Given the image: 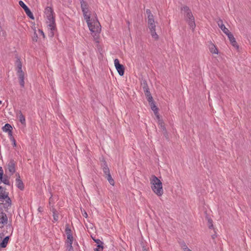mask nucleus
<instances>
[{"label": "nucleus", "instance_id": "0eeeda50", "mask_svg": "<svg viewBox=\"0 0 251 251\" xmlns=\"http://www.w3.org/2000/svg\"><path fill=\"white\" fill-rule=\"evenodd\" d=\"M148 26L152 37L155 40H158L159 37L156 32V25L155 23L151 24L148 25Z\"/></svg>", "mask_w": 251, "mask_h": 251}, {"label": "nucleus", "instance_id": "20e7f679", "mask_svg": "<svg viewBox=\"0 0 251 251\" xmlns=\"http://www.w3.org/2000/svg\"><path fill=\"white\" fill-rule=\"evenodd\" d=\"M46 24L49 36L53 37L57 31L55 18L46 19Z\"/></svg>", "mask_w": 251, "mask_h": 251}, {"label": "nucleus", "instance_id": "49530a36", "mask_svg": "<svg viewBox=\"0 0 251 251\" xmlns=\"http://www.w3.org/2000/svg\"><path fill=\"white\" fill-rule=\"evenodd\" d=\"M2 102L1 100H0V104H1Z\"/></svg>", "mask_w": 251, "mask_h": 251}, {"label": "nucleus", "instance_id": "f8f14e48", "mask_svg": "<svg viewBox=\"0 0 251 251\" xmlns=\"http://www.w3.org/2000/svg\"><path fill=\"white\" fill-rule=\"evenodd\" d=\"M18 177L16 179V183L17 187L19 188L20 190H23L24 188V185L22 181V180L20 178V176L19 174H17Z\"/></svg>", "mask_w": 251, "mask_h": 251}, {"label": "nucleus", "instance_id": "f257e3e1", "mask_svg": "<svg viewBox=\"0 0 251 251\" xmlns=\"http://www.w3.org/2000/svg\"><path fill=\"white\" fill-rule=\"evenodd\" d=\"M84 19L86 20L89 29L92 33L95 40L98 42L99 33L101 31V25L98 20L93 18L91 19V12L89 7L82 10Z\"/></svg>", "mask_w": 251, "mask_h": 251}, {"label": "nucleus", "instance_id": "39448f33", "mask_svg": "<svg viewBox=\"0 0 251 251\" xmlns=\"http://www.w3.org/2000/svg\"><path fill=\"white\" fill-rule=\"evenodd\" d=\"M0 201L7 206L11 205V200L9 198L8 194L1 186H0Z\"/></svg>", "mask_w": 251, "mask_h": 251}, {"label": "nucleus", "instance_id": "58836bf2", "mask_svg": "<svg viewBox=\"0 0 251 251\" xmlns=\"http://www.w3.org/2000/svg\"><path fill=\"white\" fill-rule=\"evenodd\" d=\"M3 170L1 167H0V179H2L3 176Z\"/></svg>", "mask_w": 251, "mask_h": 251}, {"label": "nucleus", "instance_id": "a19ab883", "mask_svg": "<svg viewBox=\"0 0 251 251\" xmlns=\"http://www.w3.org/2000/svg\"><path fill=\"white\" fill-rule=\"evenodd\" d=\"M39 32L41 33V34L43 36V38L45 37V34L42 30L39 29Z\"/></svg>", "mask_w": 251, "mask_h": 251}, {"label": "nucleus", "instance_id": "f03ea898", "mask_svg": "<svg viewBox=\"0 0 251 251\" xmlns=\"http://www.w3.org/2000/svg\"><path fill=\"white\" fill-rule=\"evenodd\" d=\"M151 189L153 192L158 196H161L163 194L162 183L155 176H152L151 179Z\"/></svg>", "mask_w": 251, "mask_h": 251}, {"label": "nucleus", "instance_id": "4468645a", "mask_svg": "<svg viewBox=\"0 0 251 251\" xmlns=\"http://www.w3.org/2000/svg\"><path fill=\"white\" fill-rule=\"evenodd\" d=\"M12 127L9 124H6L2 127V130L4 132H8V134L10 137H12Z\"/></svg>", "mask_w": 251, "mask_h": 251}, {"label": "nucleus", "instance_id": "a18cd8bd", "mask_svg": "<svg viewBox=\"0 0 251 251\" xmlns=\"http://www.w3.org/2000/svg\"><path fill=\"white\" fill-rule=\"evenodd\" d=\"M184 251H192L191 250H190L189 249H186V250H185Z\"/></svg>", "mask_w": 251, "mask_h": 251}, {"label": "nucleus", "instance_id": "7c9ffc66", "mask_svg": "<svg viewBox=\"0 0 251 251\" xmlns=\"http://www.w3.org/2000/svg\"><path fill=\"white\" fill-rule=\"evenodd\" d=\"M19 4L24 10H25L28 7L22 0L19 1Z\"/></svg>", "mask_w": 251, "mask_h": 251}, {"label": "nucleus", "instance_id": "aec40b11", "mask_svg": "<svg viewBox=\"0 0 251 251\" xmlns=\"http://www.w3.org/2000/svg\"><path fill=\"white\" fill-rule=\"evenodd\" d=\"M50 210L53 213V220L54 222H56L58 220V213L54 208H52Z\"/></svg>", "mask_w": 251, "mask_h": 251}, {"label": "nucleus", "instance_id": "473e14b6", "mask_svg": "<svg viewBox=\"0 0 251 251\" xmlns=\"http://www.w3.org/2000/svg\"><path fill=\"white\" fill-rule=\"evenodd\" d=\"M146 13L148 15V18H151L152 17H153V15L152 14L150 9H147Z\"/></svg>", "mask_w": 251, "mask_h": 251}, {"label": "nucleus", "instance_id": "bb28decb", "mask_svg": "<svg viewBox=\"0 0 251 251\" xmlns=\"http://www.w3.org/2000/svg\"><path fill=\"white\" fill-rule=\"evenodd\" d=\"M54 198L52 197V196H51L50 198V199H49V204H50V209H52V208H54L53 207L54 206Z\"/></svg>", "mask_w": 251, "mask_h": 251}, {"label": "nucleus", "instance_id": "2f4dec72", "mask_svg": "<svg viewBox=\"0 0 251 251\" xmlns=\"http://www.w3.org/2000/svg\"><path fill=\"white\" fill-rule=\"evenodd\" d=\"M103 246L102 245H97L96 248L94 249V251H103Z\"/></svg>", "mask_w": 251, "mask_h": 251}, {"label": "nucleus", "instance_id": "412c9836", "mask_svg": "<svg viewBox=\"0 0 251 251\" xmlns=\"http://www.w3.org/2000/svg\"><path fill=\"white\" fill-rule=\"evenodd\" d=\"M26 14L27 15L28 17H29L31 19H34V17L33 16V15L32 13L31 12L30 9L27 7L26 9L24 10Z\"/></svg>", "mask_w": 251, "mask_h": 251}, {"label": "nucleus", "instance_id": "c9c22d12", "mask_svg": "<svg viewBox=\"0 0 251 251\" xmlns=\"http://www.w3.org/2000/svg\"><path fill=\"white\" fill-rule=\"evenodd\" d=\"M95 242L97 243V245H102L103 242H102L100 239H94Z\"/></svg>", "mask_w": 251, "mask_h": 251}, {"label": "nucleus", "instance_id": "9b49d317", "mask_svg": "<svg viewBox=\"0 0 251 251\" xmlns=\"http://www.w3.org/2000/svg\"><path fill=\"white\" fill-rule=\"evenodd\" d=\"M218 25L219 27L221 29V30L226 34L227 35L230 32L228 29L226 27L225 25H224L223 21L221 20H219L217 22Z\"/></svg>", "mask_w": 251, "mask_h": 251}, {"label": "nucleus", "instance_id": "4be33fe9", "mask_svg": "<svg viewBox=\"0 0 251 251\" xmlns=\"http://www.w3.org/2000/svg\"><path fill=\"white\" fill-rule=\"evenodd\" d=\"M79 1L80 2L81 8L82 10L89 7L87 3L85 1H84V0H79Z\"/></svg>", "mask_w": 251, "mask_h": 251}, {"label": "nucleus", "instance_id": "6e6552de", "mask_svg": "<svg viewBox=\"0 0 251 251\" xmlns=\"http://www.w3.org/2000/svg\"><path fill=\"white\" fill-rule=\"evenodd\" d=\"M46 19L55 18L54 13L53 9L50 7H47L44 11Z\"/></svg>", "mask_w": 251, "mask_h": 251}, {"label": "nucleus", "instance_id": "7ed1b4c3", "mask_svg": "<svg viewBox=\"0 0 251 251\" xmlns=\"http://www.w3.org/2000/svg\"><path fill=\"white\" fill-rule=\"evenodd\" d=\"M181 10L184 12L185 19L190 28L193 31L196 27V24L194 17L192 14L191 10L187 6L181 7Z\"/></svg>", "mask_w": 251, "mask_h": 251}, {"label": "nucleus", "instance_id": "37998d69", "mask_svg": "<svg viewBox=\"0 0 251 251\" xmlns=\"http://www.w3.org/2000/svg\"><path fill=\"white\" fill-rule=\"evenodd\" d=\"M159 124L160 125V126H161V127L162 129H164L165 128V127H164V125H163V124H162V123L161 122Z\"/></svg>", "mask_w": 251, "mask_h": 251}, {"label": "nucleus", "instance_id": "dca6fc26", "mask_svg": "<svg viewBox=\"0 0 251 251\" xmlns=\"http://www.w3.org/2000/svg\"><path fill=\"white\" fill-rule=\"evenodd\" d=\"M103 172L105 176L110 175L109 168L108 167L105 161L103 162V165H102Z\"/></svg>", "mask_w": 251, "mask_h": 251}, {"label": "nucleus", "instance_id": "b1692460", "mask_svg": "<svg viewBox=\"0 0 251 251\" xmlns=\"http://www.w3.org/2000/svg\"><path fill=\"white\" fill-rule=\"evenodd\" d=\"M150 103L151 109L154 111L155 114H156L158 112V109L157 107L153 101H151Z\"/></svg>", "mask_w": 251, "mask_h": 251}, {"label": "nucleus", "instance_id": "ddd939ff", "mask_svg": "<svg viewBox=\"0 0 251 251\" xmlns=\"http://www.w3.org/2000/svg\"><path fill=\"white\" fill-rule=\"evenodd\" d=\"M231 44V45L236 48H238V46H237V43L236 42V40H235V38L234 37L233 35H232V33H231L230 32H229L228 34H227L226 35Z\"/></svg>", "mask_w": 251, "mask_h": 251}, {"label": "nucleus", "instance_id": "a211bd4d", "mask_svg": "<svg viewBox=\"0 0 251 251\" xmlns=\"http://www.w3.org/2000/svg\"><path fill=\"white\" fill-rule=\"evenodd\" d=\"M9 239V236L5 237L3 239L2 242L0 243V247L2 248H5L8 243Z\"/></svg>", "mask_w": 251, "mask_h": 251}, {"label": "nucleus", "instance_id": "9d476101", "mask_svg": "<svg viewBox=\"0 0 251 251\" xmlns=\"http://www.w3.org/2000/svg\"><path fill=\"white\" fill-rule=\"evenodd\" d=\"M144 91L145 92V94L147 97V99L149 102L153 101V98L149 91V89L148 86H145L143 87Z\"/></svg>", "mask_w": 251, "mask_h": 251}, {"label": "nucleus", "instance_id": "79ce46f5", "mask_svg": "<svg viewBox=\"0 0 251 251\" xmlns=\"http://www.w3.org/2000/svg\"><path fill=\"white\" fill-rule=\"evenodd\" d=\"M82 215L85 218H87L88 216L87 213L85 211H84V213H82Z\"/></svg>", "mask_w": 251, "mask_h": 251}, {"label": "nucleus", "instance_id": "423d86ee", "mask_svg": "<svg viewBox=\"0 0 251 251\" xmlns=\"http://www.w3.org/2000/svg\"><path fill=\"white\" fill-rule=\"evenodd\" d=\"M114 65L119 75L123 76L124 74L125 68L123 65L120 64L119 60L118 59L114 60Z\"/></svg>", "mask_w": 251, "mask_h": 251}, {"label": "nucleus", "instance_id": "4c0bfd02", "mask_svg": "<svg viewBox=\"0 0 251 251\" xmlns=\"http://www.w3.org/2000/svg\"><path fill=\"white\" fill-rule=\"evenodd\" d=\"M19 82H20V85H21L22 87H24V85H25L24 79H19Z\"/></svg>", "mask_w": 251, "mask_h": 251}, {"label": "nucleus", "instance_id": "e433bc0d", "mask_svg": "<svg viewBox=\"0 0 251 251\" xmlns=\"http://www.w3.org/2000/svg\"><path fill=\"white\" fill-rule=\"evenodd\" d=\"M1 180L5 184H9V180L7 178L4 177L2 180V179H1Z\"/></svg>", "mask_w": 251, "mask_h": 251}, {"label": "nucleus", "instance_id": "c756f323", "mask_svg": "<svg viewBox=\"0 0 251 251\" xmlns=\"http://www.w3.org/2000/svg\"><path fill=\"white\" fill-rule=\"evenodd\" d=\"M155 23L154 17H152L151 18H148V25L151 24Z\"/></svg>", "mask_w": 251, "mask_h": 251}, {"label": "nucleus", "instance_id": "6ab92c4d", "mask_svg": "<svg viewBox=\"0 0 251 251\" xmlns=\"http://www.w3.org/2000/svg\"><path fill=\"white\" fill-rule=\"evenodd\" d=\"M73 241H66V250L67 251H73L72 246Z\"/></svg>", "mask_w": 251, "mask_h": 251}, {"label": "nucleus", "instance_id": "393cba45", "mask_svg": "<svg viewBox=\"0 0 251 251\" xmlns=\"http://www.w3.org/2000/svg\"><path fill=\"white\" fill-rule=\"evenodd\" d=\"M210 50L212 53L218 54V49L213 44L211 45V46L210 47Z\"/></svg>", "mask_w": 251, "mask_h": 251}, {"label": "nucleus", "instance_id": "a878e982", "mask_svg": "<svg viewBox=\"0 0 251 251\" xmlns=\"http://www.w3.org/2000/svg\"><path fill=\"white\" fill-rule=\"evenodd\" d=\"M16 64L17 66V72H21L22 71V65L21 62L19 59L17 60L16 61Z\"/></svg>", "mask_w": 251, "mask_h": 251}, {"label": "nucleus", "instance_id": "72a5a7b5", "mask_svg": "<svg viewBox=\"0 0 251 251\" xmlns=\"http://www.w3.org/2000/svg\"><path fill=\"white\" fill-rule=\"evenodd\" d=\"M181 247L184 251L188 248L184 242L181 243Z\"/></svg>", "mask_w": 251, "mask_h": 251}, {"label": "nucleus", "instance_id": "c03bdc74", "mask_svg": "<svg viewBox=\"0 0 251 251\" xmlns=\"http://www.w3.org/2000/svg\"><path fill=\"white\" fill-rule=\"evenodd\" d=\"M11 138H13V141L14 142V143H13V145H14V146H16V142H15V139L12 137H11Z\"/></svg>", "mask_w": 251, "mask_h": 251}, {"label": "nucleus", "instance_id": "c85d7f7f", "mask_svg": "<svg viewBox=\"0 0 251 251\" xmlns=\"http://www.w3.org/2000/svg\"><path fill=\"white\" fill-rule=\"evenodd\" d=\"M65 232L66 234V235H71L72 234V231L70 227H69L68 225L66 226V228H65Z\"/></svg>", "mask_w": 251, "mask_h": 251}, {"label": "nucleus", "instance_id": "ea45409f", "mask_svg": "<svg viewBox=\"0 0 251 251\" xmlns=\"http://www.w3.org/2000/svg\"><path fill=\"white\" fill-rule=\"evenodd\" d=\"M37 38H38V36H37V34H36V32L34 33V37L33 38V41H37Z\"/></svg>", "mask_w": 251, "mask_h": 251}, {"label": "nucleus", "instance_id": "cd10ccee", "mask_svg": "<svg viewBox=\"0 0 251 251\" xmlns=\"http://www.w3.org/2000/svg\"><path fill=\"white\" fill-rule=\"evenodd\" d=\"M18 75L19 79H25L24 73L22 71L17 72Z\"/></svg>", "mask_w": 251, "mask_h": 251}, {"label": "nucleus", "instance_id": "f704fd0d", "mask_svg": "<svg viewBox=\"0 0 251 251\" xmlns=\"http://www.w3.org/2000/svg\"><path fill=\"white\" fill-rule=\"evenodd\" d=\"M67 241H73V237L72 234L71 235H67Z\"/></svg>", "mask_w": 251, "mask_h": 251}, {"label": "nucleus", "instance_id": "f3484780", "mask_svg": "<svg viewBox=\"0 0 251 251\" xmlns=\"http://www.w3.org/2000/svg\"><path fill=\"white\" fill-rule=\"evenodd\" d=\"M18 118L22 125H25V119L24 115L22 114L21 111H19L17 114Z\"/></svg>", "mask_w": 251, "mask_h": 251}, {"label": "nucleus", "instance_id": "5701e85b", "mask_svg": "<svg viewBox=\"0 0 251 251\" xmlns=\"http://www.w3.org/2000/svg\"><path fill=\"white\" fill-rule=\"evenodd\" d=\"M105 178L107 179L109 183L112 186L114 185L115 182L114 179L112 178L111 175H108L107 176H105Z\"/></svg>", "mask_w": 251, "mask_h": 251}, {"label": "nucleus", "instance_id": "2eb2a0df", "mask_svg": "<svg viewBox=\"0 0 251 251\" xmlns=\"http://www.w3.org/2000/svg\"><path fill=\"white\" fill-rule=\"evenodd\" d=\"M7 169L9 172L13 174L15 172V164L13 161H10L7 165Z\"/></svg>", "mask_w": 251, "mask_h": 251}, {"label": "nucleus", "instance_id": "1a4fd4ad", "mask_svg": "<svg viewBox=\"0 0 251 251\" xmlns=\"http://www.w3.org/2000/svg\"><path fill=\"white\" fill-rule=\"evenodd\" d=\"M7 222L8 219L6 214L3 212L0 213V226L3 227L4 225L7 224Z\"/></svg>", "mask_w": 251, "mask_h": 251}]
</instances>
